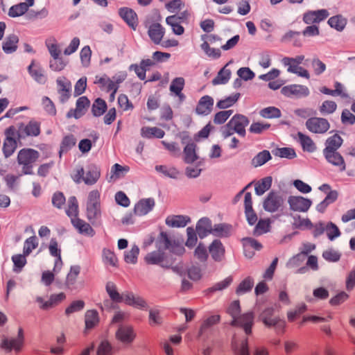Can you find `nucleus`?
I'll use <instances>...</instances> for the list:
<instances>
[{
  "mask_svg": "<svg viewBox=\"0 0 355 355\" xmlns=\"http://www.w3.org/2000/svg\"><path fill=\"white\" fill-rule=\"evenodd\" d=\"M155 205V201L153 198H143L139 200L134 207V213L139 216H145L150 212Z\"/></svg>",
  "mask_w": 355,
  "mask_h": 355,
  "instance_id": "f3484780",
  "label": "nucleus"
},
{
  "mask_svg": "<svg viewBox=\"0 0 355 355\" xmlns=\"http://www.w3.org/2000/svg\"><path fill=\"white\" fill-rule=\"evenodd\" d=\"M155 169L157 173H162L164 176L172 179H177L180 174L179 171L176 168H168L166 165H157L155 166Z\"/></svg>",
  "mask_w": 355,
  "mask_h": 355,
  "instance_id": "de8ad7c7",
  "label": "nucleus"
},
{
  "mask_svg": "<svg viewBox=\"0 0 355 355\" xmlns=\"http://www.w3.org/2000/svg\"><path fill=\"white\" fill-rule=\"evenodd\" d=\"M28 10V6L25 3H19L11 6L8 11L10 17H17L24 15Z\"/></svg>",
  "mask_w": 355,
  "mask_h": 355,
  "instance_id": "69168bd1",
  "label": "nucleus"
},
{
  "mask_svg": "<svg viewBox=\"0 0 355 355\" xmlns=\"http://www.w3.org/2000/svg\"><path fill=\"white\" fill-rule=\"evenodd\" d=\"M165 132L157 127H143L141 129V136L146 139H162L164 137Z\"/></svg>",
  "mask_w": 355,
  "mask_h": 355,
  "instance_id": "c9c22d12",
  "label": "nucleus"
},
{
  "mask_svg": "<svg viewBox=\"0 0 355 355\" xmlns=\"http://www.w3.org/2000/svg\"><path fill=\"white\" fill-rule=\"evenodd\" d=\"M39 157L40 153L33 148H24L18 152L17 161L18 164L21 166L23 174H33V166Z\"/></svg>",
  "mask_w": 355,
  "mask_h": 355,
  "instance_id": "f257e3e1",
  "label": "nucleus"
},
{
  "mask_svg": "<svg viewBox=\"0 0 355 355\" xmlns=\"http://www.w3.org/2000/svg\"><path fill=\"white\" fill-rule=\"evenodd\" d=\"M270 229V219H260L254 228L253 234L256 236H261L268 232Z\"/></svg>",
  "mask_w": 355,
  "mask_h": 355,
  "instance_id": "3c124183",
  "label": "nucleus"
},
{
  "mask_svg": "<svg viewBox=\"0 0 355 355\" xmlns=\"http://www.w3.org/2000/svg\"><path fill=\"white\" fill-rule=\"evenodd\" d=\"M107 107L106 102L103 99L98 98L92 105V112L94 116H101L105 112Z\"/></svg>",
  "mask_w": 355,
  "mask_h": 355,
  "instance_id": "5fc2aeb1",
  "label": "nucleus"
},
{
  "mask_svg": "<svg viewBox=\"0 0 355 355\" xmlns=\"http://www.w3.org/2000/svg\"><path fill=\"white\" fill-rule=\"evenodd\" d=\"M196 148V145L193 142L187 144L184 148V161L185 163L192 164L198 159Z\"/></svg>",
  "mask_w": 355,
  "mask_h": 355,
  "instance_id": "58836bf2",
  "label": "nucleus"
},
{
  "mask_svg": "<svg viewBox=\"0 0 355 355\" xmlns=\"http://www.w3.org/2000/svg\"><path fill=\"white\" fill-rule=\"evenodd\" d=\"M212 229L211 221L208 218H202L197 223L196 232L200 239H204L209 234H211Z\"/></svg>",
  "mask_w": 355,
  "mask_h": 355,
  "instance_id": "cd10ccee",
  "label": "nucleus"
},
{
  "mask_svg": "<svg viewBox=\"0 0 355 355\" xmlns=\"http://www.w3.org/2000/svg\"><path fill=\"white\" fill-rule=\"evenodd\" d=\"M66 298V295L64 293H60L58 294H52L49 300L46 302L42 306L44 310H47L54 306L59 304Z\"/></svg>",
  "mask_w": 355,
  "mask_h": 355,
  "instance_id": "052dcab7",
  "label": "nucleus"
},
{
  "mask_svg": "<svg viewBox=\"0 0 355 355\" xmlns=\"http://www.w3.org/2000/svg\"><path fill=\"white\" fill-rule=\"evenodd\" d=\"M17 147V140L15 138H6L3 144V153L5 157H10Z\"/></svg>",
  "mask_w": 355,
  "mask_h": 355,
  "instance_id": "8fccbe9b",
  "label": "nucleus"
},
{
  "mask_svg": "<svg viewBox=\"0 0 355 355\" xmlns=\"http://www.w3.org/2000/svg\"><path fill=\"white\" fill-rule=\"evenodd\" d=\"M290 209L297 212H306L312 205V200L301 196H291L288 198Z\"/></svg>",
  "mask_w": 355,
  "mask_h": 355,
  "instance_id": "9b49d317",
  "label": "nucleus"
},
{
  "mask_svg": "<svg viewBox=\"0 0 355 355\" xmlns=\"http://www.w3.org/2000/svg\"><path fill=\"white\" fill-rule=\"evenodd\" d=\"M281 92L286 96L295 95L297 97H306L310 94L309 88L306 86L302 85H291L285 86L282 89Z\"/></svg>",
  "mask_w": 355,
  "mask_h": 355,
  "instance_id": "412c9836",
  "label": "nucleus"
},
{
  "mask_svg": "<svg viewBox=\"0 0 355 355\" xmlns=\"http://www.w3.org/2000/svg\"><path fill=\"white\" fill-rule=\"evenodd\" d=\"M343 139L338 134L328 137L324 143V148L322 151H334L338 150L343 145Z\"/></svg>",
  "mask_w": 355,
  "mask_h": 355,
  "instance_id": "2f4dec72",
  "label": "nucleus"
},
{
  "mask_svg": "<svg viewBox=\"0 0 355 355\" xmlns=\"http://www.w3.org/2000/svg\"><path fill=\"white\" fill-rule=\"evenodd\" d=\"M71 223L80 234L89 236H94L95 235L94 230L88 223L85 222L83 219H80V218H73Z\"/></svg>",
  "mask_w": 355,
  "mask_h": 355,
  "instance_id": "c756f323",
  "label": "nucleus"
},
{
  "mask_svg": "<svg viewBox=\"0 0 355 355\" xmlns=\"http://www.w3.org/2000/svg\"><path fill=\"white\" fill-rule=\"evenodd\" d=\"M272 159V156L268 150H263L257 154L251 161V164L254 167L257 168L263 166L267 162Z\"/></svg>",
  "mask_w": 355,
  "mask_h": 355,
  "instance_id": "a19ab883",
  "label": "nucleus"
},
{
  "mask_svg": "<svg viewBox=\"0 0 355 355\" xmlns=\"http://www.w3.org/2000/svg\"><path fill=\"white\" fill-rule=\"evenodd\" d=\"M254 323V314L252 311H248L240 314L234 320H232L230 324L232 327L243 329L247 335L252 333V328Z\"/></svg>",
  "mask_w": 355,
  "mask_h": 355,
  "instance_id": "6e6552de",
  "label": "nucleus"
},
{
  "mask_svg": "<svg viewBox=\"0 0 355 355\" xmlns=\"http://www.w3.org/2000/svg\"><path fill=\"white\" fill-rule=\"evenodd\" d=\"M38 246L37 239L35 236H30L26 239L24 243L23 252L25 255L28 256L33 250Z\"/></svg>",
  "mask_w": 355,
  "mask_h": 355,
  "instance_id": "680f3d73",
  "label": "nucleus"
},
{
  "mask_svg": "<svg viewBox=\"0 0 355 355\" xmlns=\"http://www.w3.org/2000/svg\"><path fill=\"white\" fill-rule=\"evenodd\" d=\"M329 15V12L326 9L308 10L303 14L302 20L308 25H318L327 19Z\"/></svg>",
  "mask_w": 355,
  "mask_h": 355,
  "instance_id": "ddd939ff",
  "label": "nucleus"
},
{
  "mask_svg": "<svg viewBox=\"0 0 355 355\" xmlns=\"http://www.w3.org/2000/svg\"><path fill=\"white\" fill-rule=\"evenodd\" d=\"M105 290L110 300L115 303H121L124 302V293L120 294L116 289V284L112 282H108L105 286Z\"/></svg>",
  "mask_w": 355,
  "mask_h": 355,
  "instance_id": "72a5a7b5",
  "label": "nucleus"
},
{
  "mask_svg": "<svg viewBox=\"0 0 355 355\" xmlns=\"http://www.w3.org/2000/svg\"><path fill=\"white\" fill-rule=\"evenodd\" d=\"M230 121L234 128V131H236V133H237L240 137H245V128L250 123L249 119L243 114H236L231 118Z\"/></svg>",
  "mask_w": 355,
  "mask_h": 355,
  "instance_id": "4468645a",
  "label": "nucleus"
},
{
  "mask_svg": "<svg viewBox=\"0 0 355 355\" xmlns=\"http://www.w3.org/2000/svg\"><path fill=\"white\" fill-rule=\"evenodd\" d=\"M208 248L211 257L214 261L220 262L224 259L225 248L220 240L214 239Z\"/></svg>",
  "mask_w": 355,
  "mask_h": 355,
  "instance_id": "aec40b11",
  "label": "nucleus"
},
{
  "mask_svg": "<svg viewBox=\"0 0 355 355\" xmlns=\"http://www.w3.org/2000/svg\"><path fill=\"white\" fill-rule=\"evenodd\" d=\"M41 123L35 120H31L28 123H20L17 125V139L26 137H36L40 135Z\"/></svg>",
  "mask_w": 355,
  "mask_h": 355,
  "instance_id": "423d86ee",
  "label": "nucleus"
},
{
  "mask_svg": "<svg viewBox=\"0 0 355 355\" xmlns=\"http://www.w3.org/2000/svg\"><path fill=\"white\" fill-rule=\"evenodd\" d=\"M78 202L77 198L75 196H71L68 200V207L66 209L67 215L71 218V222L73 218H78Z\"/></svg>",
  "mask_w": 355,
  "mask_h": 355,
  "instance_id": "79ce46f5",
  "label": "nucleus"
},
{
  "mask_svg": "<svg viewBox=\"0 0 355 355\" xmlns=\"http://www.w3.org/2000/svg\"><path fill=\"white\" fill-rule=\"evenodd\" d=\"M231 230V225L227 223L215 224L211 234L217 237L227 238L230 236Z\"/></svg>",
  "mask_w": 355,
  "mask_h": 355,
  "instance_id": "4c0bfd02",
  "label": "nucleus"
},
{
  "mask_svg": "<svg viewBox=\"0 0 355 355\" xmlns=\"http://www.w3.org/2000/svg\"><path fill=\"white\" fill-rule=\"evenodd\" d=\"M24 340V330L21 327H19L18 329L17 336L10 338L3 336L0 347L6 352H10L12 350H14L15 352L18 353L22 349Z\"/></svg>",
  "mask_w": 355,
  "mask_h": 355,
  "instance_id": "39448f33",
  "label": "nucleus"
},
{
  "mask_svg": "<svg viewBox=\"0 0 355 355\" xmlns=\"http://www.w3.org/2000/svg\"><path fill=\"white\" fill-rule=\"evenodd\" d=\"M275 309L266 308L259 315V320L267 327H273L277 334H282L286 327V322L279 316H274Z\"/></svg>",
  "mask_w": 355,
  "mask_h": 355,
  "instance_id": "7ed1b4c3",
  "label": "nucleus"
},
{
  "mask_svg": "<svg viewBox=\"0 0 355 355\" xmlns=\"http://www.w3.org/2000/svg\"><path fill=\"white\" fill-rule=\"evenodd\" d=\"M283 197L277 192L271 191L263 200V209L270 213L277 211L284 204Z\"/></svg>",
  "mask_w": 355,
  "mask_h": 355,
  "instance_id": "9d476101",
  "label": "nucleus"
},
{
  "mask_svg": "<svg viewBox=\"0 0 355 355\" xmlns=\"http://www.w3.org/2000/svg\"><path fill=\"white\" fill-rule=\"evenodd\" d=\"M28 71L33 79L39 84L44 85L47 81V76L44 69L40 64L33 60L28 67Z\"/></svg>",
  "mask_w": 355,
  "mask_h": 355,
  "instance_id": "dca6fc26",
  "label": "nucleus"
},
{
  "mask_svg": "<svg viewBox=\"0 0 355 355\" xmlns=\"http://www.w3.org/2000/svg\"><path fill=\"white\" fill-rule=\"evenodd\" d=\"M58 85V91L60 95V101L62 103L67 102L70 96L71 84L66 78H58L56 80Z\"/></svg>",
  "mask_w": 355,
  "mask_h": 355,
  "instance_id": "5701e85b",
  "label": "nucleus"
},
{
  "mask_svg": "<svg viewBox=\"0 0 355 355\" xmlns=\"http://www.w3.org/2000/svg\"><path fill=\"white\" fill-rule=\"evenodd\" d=\"M185 13H182V16L171 15L166 19V24L170 26L174 34L181 35L184 33V28L181 25L183 19L185 17Z\"/></svg>",
  "mask_w": 355,
  "mask_h": 355,
  "instance_id": "393cba45",
  "label": "nucleus"
},
{
  "mask_svg": "<svg viewBox=\"0 0 355 355\" xmlns=\"http://www.w3.org/2000/svg\"><path fill=\"white\" fill-rule=\"evenodd\" d=\"M220 319L219 315H213L205 320L199 329L198 336H202L211 327L218 323Z\"/></svg>",
  "mask_w": 355,
  "mask_h": 355,
  "instance_id": "a18cd8bd",
  "label": "nucleus"
},
{
  "mask_svg": "<svg viewBox=\"0 0 355 355\" xmlns=\"http://www.w3.org/2000/svg\"><path fill=\"white\" fill-rule=\"evenodd\" d=\"M139 253V248L137 245L132 246L130 250L124 253V260L128 263L135 264L137 261V257Z\"/></svg>",
  "mask_w": 355,
  "mask_h": 355,
  "instance_id": "0e129e2a",
  "label": "nucleus"
},
{
  "mask_svg": "<svg viewBox=\"0 0 355 355\" xmlns=\"http://www.w3.org/2000/svg\"><path fill=\"white\" fill-rule=\"evenodd\" d=\"M191 222V218L184 215L168 216L166 220V225L171 227H184Z\"/></svg>",
  "mask_w": 355,
  "mask_h": 355,
  "instance_id": "bb28decb",
  "label": "nucleus"
},
{
  "mask_svg": "<svg viewBox=\"0 0 355 355\" xmlns=\"http://www.w3.org/2000/svg\"><path fill=\"white\" fill-rule=\"evenodd\" d=\"M306 128L315 134H324L330 128L328 120L320 117H311L306 120Z\"/></svg>",
  "mask_w": 355,
  "mask_h": 355,
  "instance_id": "1a4fd4ad",
  "label": "nucleus"
},
{
  "mask_svg": "<svg viewBox=\"0 0 355 355\" xmlns=\"http://www.w3.org/2000/svg\"><path fill=\"white\" fill-rule=\"evenodd\" d=\"M90 101L86 96H81L76 101V108L71 109L67 114L68 118L74 117L79 119L85 114L87 108L89 106Z\"/></svg>",
  "mask_w": 355,
  "mask_h": 355,
  "instance_id": "2eb2a0df",
  "label": "nucleus"
},
{
  "mask_svg": "<svg viewBox=\"0 0 355 355\" xmlns=\"http://www.w3.org/2000/svg\"><path fill=\"white\" fill-rule=\"evenodd\" d=\"M76 139L73 135L65 136L60 144V157L62 156L63 153H67L71 150L76 145Z\"/></svg>",
  "mask_w": 355,
  "mask_h": 355,
  "instance_id": "603ef678",
  "label": "nucleus"
},
{
  "mask_svg": "<svg viewBox=\"0 0 355 355\" xmlns=\"http://www.w3.org/2000/svg\"><path fill=\"white\" fill-rule=\"evenodd\" d=\"M241 241L243 243V249H254L257 251H259L263 248V245L261 243L251 237L243 238Z\"/></svg>",
  "mask_w": 355,
  "mask_h": 355,
  "instance_id": "338daca9",
  "label": "nucleus"
},
{
  "mask_svg": "<svg viewBox=\"0 0 355 355\" xmlns=\"http://www.w3.org/2000/svg\"><path fill=\"white\" fill-rule=\"evenodd\" d=\"M231 76V71L226 69V66L223 67L218 73L217 76L213 80L214 85H220L227 83Z\"/></svg>",
  "mask_w": 355,
  "mask_h": 355,
  "instance_id": "13d9d810",
  "label": "nucleus"
},
{
  "mask_svg": "<svg viewBox=\"0 0 355 355\" xmlns=\"http://www.w3.org/2000/svg\"><path fill=\"white\" fill-rule=\"evenodd\" d=\"M327 24L331 28L341 32L345 29L347 20L342 15H336L329 17Z\"/></svg>",
  "mask_w": 355,
  "mask_h": 355,
  "instance_id": "e433bc0d",
  "label": "nucleus"
},
{
  "mask_svg": "<svg viewBox=\"0 0 355 355\" xmlns=\"http://www.w3.org/2000/svg\"><path fill=\"white\" fill-rule=\"evenodd\" d=\"M19 37L15 34H10L6 37L2 43V49L6 54L15 53L17 49Z\"/></svg>",
  "mask_w": 355,
  "mask_h": 355,
  "instance_id": "c85d7f7f",
  "label": "nucleus"
},
{
  "mask_svg": "<svg viewBox=\"0 0 355 355\" xmlns=\"http://www.w3.org/2000/svg\"><path fill=\"white\" fill-rule=\"evenodd\" d=\"M297 140L304 151L313 153L316 150V146L313 139L308 135L298 132Z\"/></svg>",
  "mask_w": 355,
  "mask_h": 355,
  "instance_id": "473e14b6",
  "label": "nucleus"
},
{
  "mask_svg": "<svg viewBox=\"0 0 355 355\" xmlns=\"http://www.w3.org/2000/svg\"><path fill=\"white\" fill-rule=\"evenodd\" d=\"M338 197L336 190L329 191L324 199L316 205V210L321 214L324 213L329 205L334 203Z\"/></svg>",
  "mask_w": 355,
  "mask_h": 355,
  "instance_id": "7c9ffc66",
  "label": "nucleus"
},
{
  "mask_svg": "<svg viewBox=\"0 0 355 355\" xmlns=\"http://www.w3.org/2000/svg\"><path fill=\"white\" fill-rule=\"evenodd\" d=\"M272 178L271 176H267L261 179L255 184V193L257 196L263 195L266 191H268L272 185Z\"/></svg>",
  "mask_w": 355,
  "mask_h": 355,
  "instance_id": "c03bdc74",
  "label": "nucleus"
},
{
  "mask_svg": "<svg viewBox=\"0 0 355 355\" xmlns=\"http://www.w3.org/2000/svg\"><path fill=\"white\" fill-rule=\"evenodd\" d=\"M254 286V280L252 277H248L244 279L237 286L236 293L239 295L250 292Z\"/></svg>",
  "mask_w": 355,
  "mask_h": 355,
  "instance_id": "6e6d98bb",
  "label": "nucleus"
},
{
  "mask_svg": "<svg viewBox=\"0 0 355 355\" xmlns=\"http://www.w3.org/2000/svg\"><path fill=\"white\" fill-rule=\"evenodd\" d=\"M116 338L123 343H130L135 338V334L131 326L120 325L116 332Z\"/></svg>",
  "mask_w": 355,
  "mask_h": 355,
  "instance_id": "b1692460",
  "label": "nucleus"
},
{
  "mask_svg": "<svg viewBox=\"0 0 355 355\" xmlns=\"http://www.w3.org/2000/svg\"><path fill=\"white\" fill-rule=\"evenodd\" d=\"M157 247L159 249L168 250L172 254L179 256L182 255L185 251L182 244L175 240H171L165 232H160L157 240Z\"/></svg>",
  "mask_w": 355,
  "mask_h": 355,
  "instance_id": "20e7f679",
  "label": "nucleus"
},
{
  "mask_svg": "<svg viewBox=\"0 0 355 355\" xmlns=\"http://www.w3.org/2000/svg\"><path fill=\"white\" fill-rule=\"evenodd\" d=\"M259 115L265 119H277L281 117L282 112L279 108L269 106L261 109L259 111Z\"/></svg>",
  "mask_w": 355,
  "mask_h": 355,
  "instance_id": "864d4df0",
  "label": "nucleus"
},
{
  "mask_svg": "<svg viewBox=\"0 0 355 355\" xmlns=\"http://www.w3.org/2000/svg\"><path fill=\"white\" fill-rule=\"evenodd\" d=\"M86 216L93 225L99 220L101 218V205H86Z\"/></svg>",
  "mask_w": 355,
  "mask_h": 355,
  "instance_id": "f704fd0d",
  "label": "nucleus"
},
{
  "mask_svg": "<svg viewBox=\"0 0 355 355\" xmlns=\"http://www.w3.org/2000/svg\"><path fill=\"white\" fill-rule=\"evenodd\" d=\"M119 15L130 27L135 29L138 24V19L137 13L132 9L127 7L121 8Z\"/></svg>",
  "mask_w": 355,
  "mask_h": 355,
  "instance_id": "a878e982",
  "label": "nucleus"
},
{
  "mask_svg": "<svg viewBox=\"0 0 355 355\" xmlns=\"http://www.w3.org/2000/svg\"><path fill=\"white\" fill-rule=\"evenodd\" d=\"M214 102V98L209 95L202 96L196 106V112L202 116L209 114L213 110Z\"/></svg>",
  "mask_w": 355,
  "mask_h": 355,
  "instance_id": "4be33fe9",
  "label": "nucleus"
},
{
  "mask_svg": "<svg viewBox=\"0 0 355 355\" xmlns=\"http://www.w3.org/2000/svg\"><path fill=\"white\" fill-rule=\"evenodd\" d=\"M241 94L235 93L232 95L227 96L223 99L219 100L216 103V107L220 110L229 108L234 105L239 99Z\"/></svg>",
  "mask_w": 355,
  "mask_h": 355,
  "instance_id": "37998d69",
  "label": "nucleus"
},
{
  "mask_svg": "<svg viewBox=\"0 0 355 355\" xmlns=\"http://www.w3.org/2000/svg\"><path fill=\"white\" fill-rule=\"evenodd\" d=\"M165 28L158 22H153L148 26V35L155 44H159L164 36Z\"/></svg>",
  "mask_w": 355,
  "mask_h": 355,
  "instance_id": "6ab92c4d",
  "label": "nucleus"
},
{
  "mask_svg": "<svg viewBox=\"0 0 355 355\" xmlns=\"http://www.w3.org/2000/svg\"><path fill=\"white\" fill-rule=\"evenodd\" d=\"M272 153L275 156L288 159H292L297 156L295 150L288 147L277 148Z\"/></svg>",
  "mask_w": 355,
  "mask_h": 355,
  "instance_id": "09e8293b",
  "label": "nucleus"
},
{
  "mask_svg": "<svg viewBox=\"0 0 355 355\" xmlns=\"http://www.w3.org/2000/svg\"><path fill=\"white\" fill-rule=\"evenodd\" d=\"M26 257L27 255H25L24 253L22 254H17L12 256L11 259L13 262V272L19 273L23 270L27 263Z\"/></svg>",
  "mask_w": 355,
  "mask_h": 355,
  "instance_id": "49530a36",
  "label": "nucleus"
},
{
  "mask_svg": "<svg viewBox=\"0 0 355 355\" xmlns=\"http://www.w3.org/2000/svg\"><path fill=\"white\" fill-rule=\"evenodd\" d=\"M157 250H155L148 253L144 257V261L147 264L159 265L164 268H169L174 263L175 259L173 258H167L163 249L157 248Z\"/></svg>",
  "mask_w": 355,
  "mask_h": 355,
  "instance_id": "0eeeda50",
  "label": "nucleus"
},
{
  "mask_svg": "<svg viewBox=\"0 0 355 355\" xmlns=\"http://www.w3.org/2000/svg\"><path fill=\"white\" fill-rule=\"evenodd\" d=\"M85 327L90 329L94 328L98 322V313L96 310H89L85 313Z\"/></svg>",
  "mask_w": 355,
  "mask_h": 355,
  "instance_id": "4d7b16f0",
  "label": "nucleus"
},
{
  "mask_svg": "<svg viewBox=\"0 0 355 355\" xmlns=\"http://www.w3.org/2000/svg\"><path fill=\"white\" fill-rule=\"evenodd\" d=\"M322 155L327 162L338 168V171L346 170V163L343 155L338 151H322Z\"/></svg>",
  "mask_w": 355,
  "mask_h": 355,
  "instance_id": "f8f14e48",
  "label": "nucleus"
},
{
  "mask_svg": "<svg viewBox=\"0 0 355 355\" xmlns=\"http://www.w3.org/2000/svg\"><path fill=\"white\" fill-rule=\"evenodd\" d=\"M232 348L236 355H250L247 338L237 341L234 338L232 340Z\"/></svg>",
  "mask_w": 355,
  "mask_h": 355,
  "instance_id": "ea45409f",
  "label": "nucleus"
},
{
  "mask_svg": "<svg viewBox=\"0 0 355 355\" xmlns=\"http://www.w3.org/2000/svg\"><path fill=\"white\" fill-rule=\"evenodd\" d=\"M293 219L292 225L295 229L311 230L312 228L313 223L309 218H302L300 216H293Z\"/></svg>",
  "mask_w": 355,
  "mask_h": 355,
  "instance_id": "bf43d9fd",
  "label": "nucleus"
},
{
  "mask_svg": "<svg viewBox=\"0 0 355 355\" xmlns=\"http://www.w3.org/2000/svg\"><path fill=\"white\" fill-rule=\"evenodd\" d=\"M80 272V267L78 265L71 266L70 271L67 275L65 285L70 288L76 282V278Z\"/></svg>",
  "mask_w": 355,
  "mask_h": 355,
  "instance_id": "e2e57ef3",
  "label": "nucleus"
},
{
  "mask_svg": "<svg viewBox=\"0 0 355 355\" xmlns=\"http://www.w3.org/2000/svg\"><path fill=\"white\" fill-rule=\"evenodd\" d=\"M124 296L125 300L123 302L125 304L141 310H147L148 309L146 300L140 296L135 295L132 292L125 291L124 292Z\"/></svg>",
  "mask_w": 355,
  "mask_h": 355,
  "instance_id": "a211bd4d",
  "label": "nucleus"
},
{
  "mask_svg": "<svg viewBox=\"0 0 355 355\" xmlns=\"http://www.w3.org/2000/svg\"><path fill=\"white\" fill-rule=\"evenodd\" d=\"M327 229H325V232L327 234V238L330 241H334L337 237L340 236L341 233L339 228L337 227L336 224L332 222L327 223Z\"/></svg>",
  "mask_w": 355,
  "mask_h": 355,
  "instance_id": "774afa93",
  "label": "nucleus"
},
{
  "mask_svg": "<svg viewBox=\"0 0 355 355\" xmlns=\"http://www.w3.org/2000/svg\"><path fill=\"white\" fill-rule=\"evenodd\" d=\"M100 176V168L96 164H92L87 166L85 171L83 167L78 168L73 179L77 184L83 181L87 185H94L97 182Z\"/></svg>",
  "mask_w": 355,
  "mask_h": 355,
  "instance_id": "f03ea898",
  "label": "nucleus"
}]
</instances>
